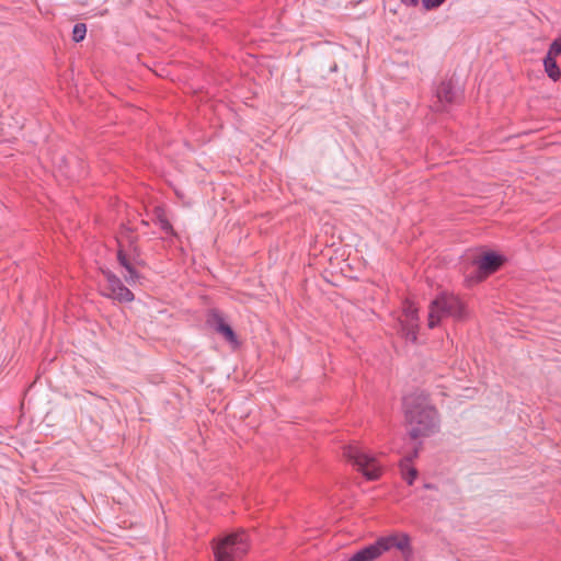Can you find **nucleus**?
Here are the masks:
<instances>
[{"label":"nucleus","mask_w":561,"mask_h":561,"mask_svg":"<svg viewBox=\"0 0 561 561\" xmlns=\"http://www.w3.org/2000/svg\"><path fill=\"white\" fill-rule=\"evenodd\" d=\"M404 404L409 431L413 438L427 436L436 430V411L426 397H408Z\"/></svg>","instance_id":"1"},{"label":"nucleus","mask_w":561,"mask_h":561,"mask_svg":"<svg viewBox=\"0 0 561 561\" xmlns=\"http://www.w3.org/2000/svg\"><path fill=\"white\" fill-rule=\"evenodd\" d=\"M215 561H240L250 549L244 530L227 534L211 542Z\"/></svg>","instance_id":"2"},{"label":"nucleus","mask_w":561,"mask_h":561,"mask_svg":"<svg viewBox=\"0 0 561 561\" xmlns=\"http://www.w3.org/2000/svg\"><path fill=\"white\" fill-rule=\"evenodd\" d=\"M467 316L463 302L453 294H442L430 305L428 328H435L443 318L462 320Z\"/></svg>","instance_id":"3"},{"label":"nucleus","mask_w":561,"mask_h":561,"mask_svg":"<svg viewBox=\"0 0 561 561\" xmlns=\"http://www.w3.org/2000/svg\"><path fill=\"white\" fill-rule=\"evenodd\" d=\"M345 456L351 460L368 480H376L381 476V466L377 459L368 453L350 446L345 450Z\"/></svg>","instance_id":"4"},{"label":"nucleus","mask_w":561,"mask_h":561,"mask_svg":"<svg viewBox=\"0 0 561 561\" xmlns=\"http://www.w3.org/2000/svg\"><path fill=\"white\" fill-rule=\"evenodd\" d=\"M400 324L403 336L411 342H416L419 318L417 308L413 305V302L408 301L404 305L403 316L400 319Z\"/></svg>","instance_id":"5"},{"label":"nucleus","mask_w":561,"mask_h":561,"mask_svg":"<svg viewBox=\"0 0 561 561\" xmlns=\"http://www.w3.org/2000/svg\"><path fill=\"white\" fill-rule=\"evenodd\" d=\"M107 279L108 296L113 299H116L122 302H130L134 300V294L125 287L119 278H117L112 273H105Z\"/></svg>","instance_id":"6"},{"label":"nucleus","mask_w":561,"mask_h":561,"mask_svg":"<svg viewBox=\"0 0 561 561\" xmlns=\"http://www.w3.org/2000/svg\"><path fill=\"white\" fill-rule=\"evenodd\" d=\"M374 547L378 550L379 557L385 552L396 547L397 549L404 551L409 547V538L403 534H393L387 537L379 538Z\"/></svg>","instance_id":"7"},{"label":"nucleus","mask_w":561,"mask_h":561,"mask_svg":"<svg viewBox=\"0 0 561 561\" xmlns=\"http://www.w3.org/2000/svg\"><path fill=\"white\" fill-rule=\"evenodd\" d=\"M504 256L494 252H488L480 256L478 260V268L480 279L497 271L504 263Z\"/></svg>","instance_id":"8"},{"label":"nucleus","mask_w":561,"mask_h":561,"mask_svg":"<svg viewBox=\"0 0 561 561\" xmlns=\"http://www.w3.org/2000/svg\"><path fill=\"white\" fill-rule=\"evenodd\" d=\"M214 321L216 331L219 334H221L229 343L237 345L238 341L231 327L228 323H226L222 318L218 316L214 317Z\"/></svg>","instance_id":"9"},{"label":"nucleus","mask_w":561,"mask_h":561,"mask_svg":"<svg viewBox=\"0 0 561 561\" xmlns=\"http://www.w3.org/2000/svg\"><path fill=\"white\" fill-rule=\"evenodd\" d=\"M118 261L119 263L125 267L127 275H125V279L129 285H134L139 280V275L131 265V263L127 260L126 255L124 254L123 250H118Z\"/></svg>","instance_id":"10"},{"label":"nucleus","mask_w":561,"mask_h":561,"mask_svg":"<svg viewBox=\"0 0 561 561\" xmlns=\"http://www.w3.org/2000/svg\"><path fill=\"white\" fill-rule=\"evenodd\" d=\"M379 557L378 550L370 545L356 552L348 561H374Z\"/></svg>","instance_id":"11"},{"label":"nucleus","mask_w":561,"mask_h":561,"mask_svg":"<svg viewBox=\"0 0 561 561\" xmlns=\"http://www.w3.org/2000/svg\"><path fill=\"white\" fill-rule=\"evenodd\" d=\"M543 67L547 76L553 81H558L561 78V70L557 65L556 58L546 56Z\"/></svg>","instance_id":"12"},{"label":"nucleus","mask_w":561,"mask_h":561,"mask_svg":"<svg viewBox=\"0 0 561 561\" xmlns=\"http://www.w3.org/2000/svg\"><path fill=\"white\" fill-rule=\"evenodd\" d=\"M87 26L85 24L79 23L76 24L72 31V38L75 42H81L85 37Z\"/></svg>","instance_id":"13"},{"label":"nucleus","mask_w":561,"mask_h":561,"mask_svg":"<svg viewBox=\"0 0 561 561\" xmlns=\"http://www.w3.org/2000/svg\"><path fill=\"white\" fill-rule=\"evenodd\" d=\"M402 474L403 478L408 481L409 484H412L416 478V470L412 467H409L405 462L402 463Z\"/></svg>","instance_id":"14"},{"label":"nucleus","mask_w":561,"mask_h":561,"mask_svg":"<svg viewBox=\"0 0 561 561\" xmlns=\"http://www.w3.org/2000/svg\"><path fill=\"white\" fill-rule=\"evenodd\" d=\"M560 55H561V36L551 43L546 56L551 57V58H557Z\"/></svg>","instance_id":"15"},{"label":"nucleus","mask_w":561,"mask_h":561,"mask_svg":"<svg viewBox=\"0 0 561 561\" xmlns=\"http://www.w3.org/2000/svg\"><path fill=\"white\" fill-rule=\"evenodd\" d=\"M157 218H158V224L160 225L162 230H164L165 232H170V233L173 232L171 224L167 220V218L163 216L161 210H159Z\"/></svg>","instance_id":"16"},{"label":"nucleus","mask_w":561,"mask_h":561,"mask_svg":"<svg viewBox=\"0 0 561 561\" xmlns=\"http://www.w3.org/2000/svg\"><path fill=\"white\" fill-rule=\"evenodd\" d=\"M425 2L427 5L436 7L444 2V0H425Z\"/></svg>","instance_id":"17"},{"label":"nucleus","mask_w":561,"mask_h":561,"mask_svg":"<svg viewBox=\"0 0 561 561\" xmlns=\"http://www.w3.org/2000/svg\"><path fill=\"white\" fill-rule=\"evenodd\" d=\"M405 4H413L415 3V0H401Z\"/></svg>","instance_id":"18"}]
</instances>
